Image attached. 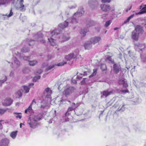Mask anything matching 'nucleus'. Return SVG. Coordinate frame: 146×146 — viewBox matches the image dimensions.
Returning a JSON list of instances; mask_svg holds the SVG:
<instances>
[{
  "label": "nucleus",
  "mask_w": 146,
  "mask_h": 146,
  "mask_svg": "<svg viewBox=\"0 0 146 146\" xmlns=\"http://www.w3.org/2000/svg\"><path fill=\"white\" fill-rule=\"evenodd\" d=\"M84 13L83 8L82 7H80L77 12L74 14L72 17L68 19L64 23L60 24L58 25L59 27L63 29L66 27L68 24L69 26H71L72 24L77 23L78 22V17L82 16Z\"/></svg>",
  "instance_id": "obj_1"
},
{
  "label": "nucleus",
  "mask_w": 146,
  "mask_h": 146,
  "mask_svg": "<svg viewBox=\"0 0 146 146\" xmlns=\"http://www.w3.org/2000/svg\"><path fill=\"white\" fill-rule=\"evenodd\" d=\"M41 119V117L38 115H33L28 120V123L31 127L34 129L37 126L38 124V121Z\"/></svg>",
  "instance_id": "obj_2"
},
{
  "label": "nucleus",
  "mask_w": 146,
  "mask_h": 146,
  "mask_svg": "<svg viewBox=\"0 0 146 146\" xmlns=\"http://www.w3.org/2000/svg\"><path fill=\"white\" fill-rule=\"evenodd\" d=\"M59 29H56L52 31L50 34V36L51 37L50 38H48V40L51 44V45L52 46H54L56 45V43L55 42V41L53 38L52 37L54 36H56L57 35L60 33V32L59 31Z\"/></svg>",
  "instance_id": "obj_3"
},
{
  "label": "nucleus",
  "mask_w": 146,
  "mask_h": 146,
  "mask_svg": "<svg viewBox=\"0 0 146 146\" xmlns=\"http://www.w3.org/2000/svg\"><path fill=\"white\" fill-rule=\"evenodd\" d=\"M75 90V88L73 87L69 86L65 88L63 92V94L66 97H68Z\"/></svg>",
  "instance_id": "obj_4"
},
{
  "label": "nucleus",
  "mask_w": 146,
  "mask_h": 146,
  "mask_svg": "<svg viewBox=\"0 0 146 146\" xmlns=\"http://www.w3.org/2000/svg\"><path fill=\"white\" fill-rule=\"evenodd\" d=\"M17 1L19 2V3L18 4H16V9L21 12L25 11L26 10V7L28 5V4L25 5L23 4V2H21L20 1Z\"/></svg>",
  "instance_id": "obj_5"
},
{
  "label": "nucleus",
  "mask_w": 146,
  "mask_h": 146,
  "mask_svg": "<svg viewBox=\"0 0 146 146\" xmlns=\"http://www.w3.org/2000/svg\"><path fill=\"white\" fill-rule=\"evenodd\" d=\"M43 35L40 32L38 33L35 36V38H37V40L42 43L45 42V40L43 39H41L43 37Z\"/></svg>",
  "instance_id": "obj_6"
},
{
  "label": "nucleus",
  "mask_w": 146,
  "mask_h": 146,
  "mask_svg": "<svg viewBox=\"0 0 146 146\" xmlns=\"http://www.w3.org/2000/svg\"><path fill=\"white\" fill-rule=\"evenodd\" d=\"M88 3L92 9L96 7L99 4L98 1L96 0H90Z\"/></svg>",
  "instance_id": "obj_7"
},
{
  "label": "nucleus",
  "mask_w": 146,
  "mask_h": 146,
  "mask_svg": "<svg viewBox=\"0 0 146 146\" xmlns=\"http://www.w3.org/2000/svg\"><path fill=\"white\" fill-rule=\"evenodd\" d=\"M10 140L7 138L2 139L0 141V146H9Z\"/></svg>",
  "instance_id": "obj_8"
},
{
  "label": "nucleus",
  "mask_w": 146,
  "mask_h": 146,
  "mask_svg": "<svg viewBox=\"0 0 146 146\" xmlns=\"http://www.w3.org/2000/svg\"><path fill=\"white\" fill-rule=\"evenodd\" d=\"M101 40V38L99 36H95L92 37L90 39V42L92 44L98 43Z\"/></svg>",
  "instance_id": "obj_9"
},
{
  "label": "nucleus",
  "mask_w": 146,
  "mask_h": 146,
  "mask_svg": "<svg viewBox=\"0 0 146 146\" xmlns=\"http://www.w3.org/2000/svg\"><path fill=\"white\" fill-rule=\"evenodd\" d=\"M139 34L136 32L135 31H133L131 34V38L134 40L137 41L138 40L139 36Z\"/></svg>",
  "instance_id": "obj_10"
},
{
  "label": "nucleus",
  "mask_w": 146,
  "mask_h": 146,
  "mask_svg": "<svg viewBox=\"0 0 146 146\" xmlns=\"http://www.w3.org/2000/svg\"><path fill=\"white\" fill-rule=\"evenodd\" d=\"M113 93L112 91L109 92L108 90H105L101 92V98H106L108 96Z\"/></svg>",
  "instance_id": "obj_11"
},
{
  "label": "nucleus",
  "mask_w": 146,
  "mask_h": 146,
  "mask_svg": "<svg viewBox=\"0 0 146 146\" xmlns=\"http://www.w3.org/2000/svg\"><path fill=\"white\" fill-rule=\"evenodd\" d=\"M101 9L103 11L106 12L111 9L109 5L105 4H102L100 5Z\"/></svg>",
  "instance_id": "obj_12"
},
{
  "label": "nucleus",
  "mask_w": 146,
  "mask_h": 146,
  "mask_svg": "<svg viewBox=\"0 0 146 146\" xmlns=\"http://www.w3.org/2000/svg\"><path fill=\"white\" fill-rule=\"evenodd\" d=\"M134 31H135L136 32H137L139 34H142L143 31V27L139 25L136 26Z\"/></svg>",
  "instance_id": "obj_13"
},
{
  "label": "nucleus",
  "mask_w": 146,
  "mask_h": 146,
  "mask_svg": "<svg viewBox=\"0 0 146 146\" xmlns=\"http://www.w3.org/2000/svg\"><path fill=\"white\" fill-rule=\"evenodd\" d=\"M13 102V100L10 98H7L3 102V105L8 106L11 104Z\"/></svg>",
  "instance_id": "obj_14"
},
{
  "label": "nucleus",
  "mask_w": 146,
  "mask_h": 146,
  "mask_svg": "<svg viewBox=\"0 0 146 146\" xmlns=\"http://www.w3.org/2000/svg\"><path fill=\"white\" fill-rule=\"evenodd\" d=\"M113 68L114 73L117 74L120 70V66L114 64L113 66Z\"/></svg>",
  "instance_id": "obj_15"
},
{
  "label": "nucleus",
  "mask_w": 146,
  "mask_h": 146,
  "mask_svg": "<svg viewBox=\"0 0 146 146\" xmlns=\"http://www.w3.org/2000/svg\"><path fill=\"white\" fill-rule=\"evenodd\" d=\"M52 91L50 89L48 88H46L44 92V94L46 96L47 98H50L52 93Z\"/></svg>",
  "instance_id": "obj_16"
},
{
  "label": "nucleus",
  "mask_w": 146,
  "mask_h": 146,
  "mask_svg": "<svg viewBox=\"0 0 146 146\" xmlns=\"http://www.w3.org/2000/svg\"><path fill=\"white\" fill-rule=\"evenodd\" d=\"M92 43L90 42V41H88L85 43L84 45V46L86 50H89L92 47Z\"/></svg>",
  "instance_id": "obj_17"
},
{
  "label": "nucleus",
  "mask_w": 146,
  "mask_h": 146,
  "mask_svg": "<svg viewBox=\"0 0 146 146\" xmlns=\"http://www.w3.org/2000/svg\"><path fill=\"white\" fill-rule=\"evenodd\" d=\"M11 0H0V6L6 5L8 4Z\"/></svg>",
  "instance_id": "obj_18"
},
{
  "label": "nucleus",
  "mask_w": 146,
  "mask_h": 146,
  "mask_svg": "<svg viewBox=\"0 0 146 146\" xmlns=\"http://www.w3.org/2000/svg\"><path fill=\"white\" fill-rule=\"evenodd\" d=\"M125 80V79L120 80L119 81V83L120 84L123 85V87L125 88H126L128 86V84Z\"/></svg>",
  "instance_id": "obj_19"
},
{
  "label": "nucleus",
  "mask_w": 146,
  "mask_h": 146,
  "mask_svg": "<svg viewBox=\"0 0 146 146\" xmlns=\"http://www.w3.org/2000/svg\"><path fill=\"white\" fill-rule=\"evenodd\" d=\"M135 47H138L139 49L141 51L142 50L145 48V46L144 44H142L137 43L135 44Z\"/></svg>",
  "instance_id": "obj_20"
},
{
  "label": "nucleus",
  "mask_w": 146,
  "mask_h": 146,
  "mask_svg": "<svg viewBox=\"0 0 146 146\" xmlns=\"http://www.w3.org/2000/svg\"><path fill=\"white\" fill-rule=\"evenodd\" d=\"M72 54L75 59L78 58L79 56H80V55H79V51L78 50H75L74 51L72 52Z\"/></svg>",
  "instance_id": "obj_21"
},
{
  "label": "nucleus",
  "mask_w": 146,
  "mask_h": 146,
  "mask_svg": "<svg viewBox=\"0 0 146 146\" xmlns=\"http://www.w3.org/2000/svg\"><path fill=\"white\" fill-rule=\"evenodd\" d=\"M96 23L93 20H89L87 23V26L88 27H90L96 24Z\"/></svg>",
  "instance_id": "obj_22"
},
{
  "label": "nucleus",
  "mask_w": 146,
  "mask_h": 146,
  "mask_svg": "<svg viewBox=\"0 0 146 146\" xmlns=\"http://www.w3.org/2000/svg\"><path fill=\"white\" fill-rule=\"evenodd\" d=\"M41 106L40 108L41 109H44L46 106L47 105V102L45 100H43L40 102Z\"/></svg>",
  "instance_id": "obj_23"
},
{
  "label": "nucleus",
  "mask_w": 146,
  "mask_h": 146,
  "mask_svg": "<svg viewBox=\"0 0 146 146\" xmlns=\"http://www.w3.org/2000/svg\"><path fill=\"white\" fill-rule=\"evenodd\" d=\"M55 64H52L50 65H46L45 66H46V67L45 69V71H48L49 70L53 69L55 66Z\"/></svg>",
  "instance_id": "obj_24"
},
{
  "label": "nucleus",
  "mask_w": 146,
  "mask_h": 146,
  "mask_svg": "<svg viewBox=\"0 0 146 146\" xmlns=\"http://www.w3.org/2000/svg\"><path fill=\"white\" fill-rule=\"evenodd\" d=\"M145 13H146V5L143 7L140 12L136 13V14H142Z\"/></svg>",
  "instance_id": "obj_25"
},
{
  "label": "nucleus",
  "mask_w": 146,
  "mask_h": 146,
  "mask_svg": "<svg viewBox=\"0 0 146 146\" xmlns=\"http://www.w3.org/2000/svg\"><path fill=\"white\" fill-rule=\"evenodd\" d=\"M18 131H16L11 132L10 134V136L13 139H15L17 135Z\"/></svg>",
  "instance_id": "obj_26"
},
{
  "label": "nucleus",
  "mask_w": 146,
  "mask_h": 146,
  "mask_svg": "<svg viewBox=\"0 0 146 146\" xmlns=\"http://www.w3.org/2000/svg\"><path fill=\"white\" fill-rule=\"evenodd\" d=\"M74 59L72 53H71L68 55H66L65 57V59L68 60H70L72 59Z\"/></svg>",
  "instance_id": "obj_27"
},
{
  "label": "nucleus",
  "mask_w": 146,
  "mask_h": 146,
  "mask_svg": "<svg viewBox=\"0 0 146 146\" xmlns=\"http://www.w3.org/2000/svg\"><path fill=\"white\" fill-rule=\"evenodd\" d=\"M29 65L32 66H34L36 65L38 63L37 60H33L32 61L29 60Z\"/></svg>",
  "instance_id": "obj_28"
},
{
  "label": "nucleus",
  "mask_w": 146,
  "mask_h": 146,
  "mask_svg": "<svg viewBox=\"0 0 146 146\" xmlns=\"http://www.w3.org/2000/svg\"><path fill=\"white\" fill-rule=\"evenodd\" d=\"M22 96V94L21 91L19 90L15 93V97L17 98H19Z\"/></svg>",
  "instance_id": "obj_29"
},
{
  "label": "nucleus",
  "mask_w": 146,
  "mask_h": 146,
  "mask_svg": "<svg viewBox=\"0 0 146 146\" xmlns=\"http://www.w3.org/2000/svg\"><path fill=\"white\" fill-rule=\"evenodd\" d=\"M88 31V30L87 29H82L81 30L80 33L81 34L83 35V36H84Z\"/></svg>",
  "instance_id": "obj_30"
},
{
  "label": "nucleus",
  "mask_w": 146,
  "mask_h": 146,
  "mask_svg": "<svg viewBox=\"0 0 146 146\" xmlns=\"http://www.w3.org/2000/svg\"><path fill=\"white\" fill-rule=\"evenodd\" d=\"M101 69L103 71L106 70H107V67L105 64H101Z\"/></svg>",
  "instance_id": "obj_31"
},
{
  "label": "nucleus",
  "mask_w": 146,
  "mask_h": 146,
  "mask_svg": "<svg viewBox=\"0 0 146 146\" xmlns=\"http://www.w3.org/2000/svg\"><path fill=\"white\" fill-rule=\"evenodd\" d=\"M29 50V49L28 47H24L21 49V51L23 52H28Z\"/></svg>",
  "instance_id": "obj_32"
},
{
  "label": "nucleus",
  "mask_w": 146,
  "mask_h": 146,
  "mask_svg": "<svg viewBox=\"0 0 146 146\" xmlns=\"http://www.w3.org/2000/svg\"><path fill=\"white\" fill-rule=\"evenodd\" d=\"M7 110V109H0V115L3 114Z\"/></svg>",
  "instance_id": "obj_33"
},
{
  "label": "nucleus",
  "mask_w": 146,
  "mask_h": 146,
  "mask_svg": "<svg viewBox=\"0 0 146 146\" xmlns=\"http://www.w3.org/2000/svg\"><path fill=\"white\" fill-rule=\"evenodd\" d=\"M23 88L26 93H27L29 92L30 88L29 87L27 86H23Z\"/></svg>",
  "instance_id": "obj_34"
},
{
  "label": "nucleus",
  "mask_w": 146,
  "mask_h": 146,
  "mask_svg": "<svg viewBox=\"0 0 146 146\" xmlns=\"http://www.w3.org/2000/svg\"><path fill=\"white\" fill-rule=\"evenodd\" d=\"M14 61L15 63L17 65V67L19 66L20 65V62L15 57V58Z\"/></svg>",
  "instance_id": "obj_35"
},
{
  "label": "nucleus",
  "mask_w": 146,
  "mask_h": 146,
  "mask_svg": "<svg viewBox=\"0 0 146 146\" xmlns=\"http://www.w3.org/2000/svg\"><path fill=\"white\" fill-rule=\"evenodd\" d=\"M134 16V14L132 15H131L130 16H129L128 18L127 19V20H126L123 23L125 24L127 23V22H128L130 20L131 18H132Z\"/></svg>",
  "instance_id": "obj_36"
},
{
  "label": "nucleus",
  "mask_w": 146,
  "mask_h": 146,
  "mask_svg": "<svg viewBox=\"0 0 146 146\" xmlns=\"http://www.w3.org/2000/svg\"><path fill=\"white\" fill-rule=\"evenodd\" d=\"M73 110V108L72 107H69L68 110V111L66 113V115L67 116V115H69L70 114V112L71 111Z\"/></svg>",
  "instance_id": "obj_37"
},
{
  "label": "nucleus",
  "mask_w": 146,
  "mask_h": 146,
  "mask_svg": "<svg viewBox=\"0 0 146 146\" xmlns=\"http://www.w3.org/2000/svg\"><path fill=\"white\" fill-rule=\"evenodd\" d=\"M4 78L2 80H0V86H1L2 84L3 83L7 80V77L6 76H4Z\"/></svg>",
  "instance_id": "obj_38"
},
{
  "label": "nucleus",
  "mask_w": 146,
  "mask_h": 146,
  "mask_svg": "<svg viewBox=\"0 0 146 146\" xmlns=\"http://www.w3.org/2000/svg\"><path fill=\"white\" fill-rule=\"evenodd\" d=\"M141 57L142 61L145 62L146 60V55L145 54H141Z\"/></svg>",
  "instance_id": "obj_39"
},
{
  "label": "nucleus",
  "mask_w": 146,
  "mask_h": 146,
  "mask_svg": "<svg viewBox=\"0 0 146 146\" xmlns=\"http://www.w3.org/2000/svg\"><path fill=\"white\" fill-rule=\"evenodd\" d=\"M97 73V70L96 69H94L93 70V73L91 74L90 76L89 77L91 78L93 76H95Z\"/></svg>",
  "instance_id": "obj_40"
},
{
  "label": "nucleus",
  "mask_w": 146,
  "mask_h": 146,
  "mask_svg": "<svg viewBox=\"0 0 146 146\" xmlns=\"http://www.w3.org/2000/svg\"><path fill=\"white\" fill-rule=\"evenodd\" d=\"M67 63L63 61L57 64V66H62Z\"/></svg>",
  "instance_id": "obj_41"
},
{
  "label": "nucleus",
  "mask_w": 146,
  "mask_h": 146,
  "mask_svg": "<svg viewBox=\"0 0 146 146\" xmlns=\"http://www.w3.org/2000/svg\"><path fill=\"white\" fill-rule=\"evenodd\" d=\"M125 106V105L123 104L122 107L121 108H119L118 109H117L118 111H123L125 109V108L124 107V106Z\"/></svg>",
  "instance_id": "obj_42"
},
{
  "label": "nucleus",
  "mask_w": 146,
  "mask_h": 146,
  "mask_svg": "<svg viewBox=\"0 0 146 146\" xmlns=\"http://www.w3.org/2000/svg\"><path fill=\"white\" fill-rule=\"evenodd\" d=\"M111 23V22L110 21H108L106 22L105 25V26L106 27H107Z\"/></svg>",
  "instance_id": "obj_43"
},
{
  "label": "nucleus",
  "mask_w": 146,
  "mask_h": 146,
  "mask_svg": "<svg viewBox=\"0 0 146 146\" xmlns=\"http://www.w3.org/2000/svg\"><path fill=\"white\" fill-rule=\"evenodd\" d=\"M106 61H109L110 62H112V60H111V56L107 57L106 58Z\"/></svg>",
  "instance_id": "obj_44"
},
{
  "label": "nucleus",
  "mask_w": 146,
  "mask_h": 146,
  "mask_svg": "<svg viewBox=\"0 0 146 146\" xmlns=\"http://www.w3.org/2000/svg\"><path fill=\"white\" fill-rule=\"evenodd\" d=\"M111 1V0H101L102 3H110Z\"/></svg>",
  "instance_id": "obj_45"
},
{
  "label": "nucleus",
  "mask_w": 146,
  "mask_h": 146,
  "mask_svg": "<svg viewBox=\"0 0 146 146\" xmlns=\"http://www.w3.org/2000/svg\"><path fill=\"white\" fill-rule=\"evenodd\" d=\"M13 14V13L12 11V9H11L10 11V13L7 16V17H11V16H12Z\"/></svg>",
  "instance_id": "obj_46"
},
{
  "label": "nucleus",
  "mask_w": 146,
  "mask_h": 146,
  "mask_svg": "<svg viewBox=\"0 0 146 146\" xmlns=\"http://www.w3.org/2000/svg\"><path fill=\"white\" fill-rule=\"evenodd\" d=\"M86 78H84L82 80L80 84L81 85H83L85 83V81Z\"/></svg>",
  "instance_id": "obj_47"
},
{
  "label": "nucleus",
  "mask_w": 146,
  "mask_h": 146,
  "mask_svg": "<svg viewBox=\"0 0 146 146\" xmlns=\"http://www.w3.org/2000/svg\"><path fill=\"white\" fill-rule=\"evenodd\" d=\"M29 56H24L23 57V58L24 60H27L28 59H29Z\"/></svg>",
  "instance_id": "obj_48"
},
{
  "label": "nucleus",
  "mask_w": 146,
  "mask_h": 146,
  "mask_svg": "<svg viewBox=\"0 0 146 146\" xmlns=\"http://www.w3.org/2000/svg\"><path fill=\"white\" fill-rule=\"evenodd\" d=\"M14 75V72L13 71H11L10 74L9 76L11 77H13Z\"/></svg>",
  "instance_id": "obj_49"
},
{
  "label": "nucleus",
  "mask_w": 146,
  "mask_h": 146,
  "mask_svg": "<svg viewBox=\"0 0 146 146\" xmlns=\"http://www.w3.org/2000/svg\"><path fill=\"white\" fill-rule=\"evenodd\" d=\"M121 91L123 93L125 94L129 92V91L128 90H121Z\"/></svg>",
  "instance_id": "obj_50"
},
{
  "label": "nucleus",
  "mask_w": 146,
  "mask_h": 146,
  "mask_svg": "<svg viewBox=\"0 0 146 146\" xmlns=\"http://www.w3.org/2000/svg\"><path fill=\"white\" fill-rule=\"evenodd\" d=\"M63 38L64 39V41L67 40L69 39V37L67 38L65 36H63Z\"/></svg>",
  "instance_id": "obj_51"
},
{
  "label": "nucleus",
  "mask_w": 146,
  "mask_h": 146,
  "mask_svg": "<svg viewBox=\"0 0 146 146\" xmlns=\"http://www.w3.org/2000/svg\"><path fill=\"white\" fill-rule=\"evenodd\" d=\"M72 106H73V108H76L77 107V106H76V104L74 103H72Z\"/></svg>",
  "instance_id": "obj_52"
},
{
  "label": "nucleus",
  "mask_w": 146,
  "mask_h": 146,
  "mask_svg": "<svg viewBox=\"0 0 146 146\" xmlns=\"http://www.w3.org/2000/svg\"><path fill=\"white\" fill-rule=\"evenodd\" d=\"M36 103V102H35V99H34L33 101H32V102L31 103V105L32 106V105H33V104H35Z\"/></svg>",
  "instance_id": "obj_53"
},
{
  "label": "nucleus",
  "mask_w": 146,
  "mask_h": 146,
  "mask_svg": "<svg viewBox=\"0 0 146 146\" xmlns=\"http://www.w3.org/2000/svg\"><path fill=\"white\" fill-rule=\"evenodd\" d=\"M66 100L62 99L61 100V102H62L64 104H65L66 103Z\"/></svg>",
  "instance_id": "obj_54"
},
{
  "label": "nucleus",
  "mask_w": 146,
  "mask_h": 146,
  "mask_svg": "<svg viewBox=\"0 0 146 146\" xmlns=\"http://www.w3.org/2000/svg\"><path fill=\"white\" fill-rule=\"evenodd\" d=\"M76 7V4H75L74 5L71 6L70 7V9H73V8H75Z\"/></svg>",
  "instance_id": "obj_55"
},
{
  "label": "nucleus",
  "mask_w": 146,
  "mask_h": 146,
  "mask_svg": "<svg viewBox=\"0 0 146 146\" xmlns=\"http://www.w3.org/2000/svg\"><path fill=\"white\" fill-rule=\"evenodd\" d=\"M2 120H0V129H2L3 128L2 125V124L1 123V122L3 121Z\"/></svg>",
  "instance_id": "obj_56"
},
{
  "label": "nucleus",
  "mask_w": 146,
  "mask_h": 146,
  "mask_svg": "<svg viewBox=\"0 0 146 146\" xmlns=\"http://www.w3.org/2000/svg\"><path fill=\"white\" fill-rule=\"evenodd\" d=\"M37 80L38 79H37V78L36 77V76H35V77H34V78H33V82H36L37 81Z\"/></svg>",
  "instance_id": "obj_57"
},
{
  "label": "nucleus",
  "mask_w": 146,
  "mask_h": 146,
  "mask_svg": "<svg viewBox=\"0 0 146 146\" xmlns=\"http://www.w3.org/2000/svg\"><path fill=\"white\" fill-rule=\"evenodd\" d=\"M132 7V6L131 5L129 8H128L126 9V12H127L128 11L130 10L131 8Z\"/></svg>",
  "instance_id": "obj_58"
},
{
  "label": "nucleus",
  "mask_w": 146,
  "mask_h": 146,
  "mask_svg": "<svg viewBox=\"0 0 146 146\" xmlns=\"http://www.w3.org/2000/svg\"><path fill=\"white\" fill-rule=\"evenodd\" d=\"M34 85V84L33 83H31L30 84H29V85L28 86V87H29L30 88H31V87H32Z\"/></svg>",
  "instance_id": "obj_59"
},
{
  "label": "nucleus",
  "mask_w": 146,
  "mask_h": 146,
  "mask_svg": "<svg viewBox=\"0 0 146 146\" xmlns=\"http://www.w3.org/2000/svg\"><path fill=\"white\" fill-rule=\"evenodd\" d=\"M107 15L106 14H105V15H104L102 17L103 19H105L106 18V16Z\"/></svg>",
  "instance_id": "obj_60"
},
{
  "label": "nucleus",
  "mask_w": 146,
  "mask_h": 146,
  "mask_svg": "<svg viewBox=\"0 0 146 146\" xmlns=\"http://www.w3.org/2000/svg\"><path fill=\"white\" fill-rule=\"evenodd\" d=\"M16 117L17 118H19V119H21V118L22 117V115H16Z\"/></svg>",
  "instance_id": "obj_61"
},
{
  "label": "nucleus",
  "mask_w": 146,
  "mask_h": 146,
  "mask_svg": "<svg viewBox=\"0 0 146 146\" xmlns=\"http://www.w3.org/2000/svg\"><path fill=\"white\" fill-rule=\"evenodd\" d=\"M27 109H28V111L29 112V111L32 110V106L30 105Z\"/></svg>",
  "instance_id": "obj_62"
},
{
  "label": "nucleus",
  "mask_w": 146,
  "mask_h": 146,
  "mask_svg": "<svg viewBox=\"0 0 146 146\" xmlns=\"http://www.w3.org/2000/svg\"><path fill=\"white\" fill-rule=\"evenodd\" d=\"M42 72V70L41 69H40L38 70V72H37V73L39 74H40Z\"/></svg>",
  "instance_id": "obj_63"
},
{
  "label": "nucleus",
  "mask_w": 146,
  "mask_h": 146,
  "mask_svg": "<svg viewBox=\"0 0 146 146\" xmlns=\"http://www.w3.org/2000/svg\"><path fill=\"white\" fill-rule=\"evenodd\" d=\"M95 29H96V31H97L98 32L100 30V28L99 27H98L97 28H96Z\"/></svg>",
  "instance_id": "obj_64"
}]
</instances>
